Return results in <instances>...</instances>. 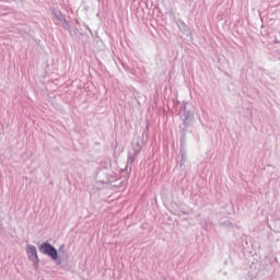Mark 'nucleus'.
Instances as JSON below:
<instances>
[{"label": "nucleus", "mask_w": 280, "mask_h": 280, "mask_svg": "<svg viewBox=\"0 0 280 280\" xmlns=\"http://www.w3.org/2000/svg\"><path fill=\"white\" fill-rule=\"evenodd\" d=\"M26 253L28 255V259H32L33 261H38V252L36 250L35 246L28 245Z\"/></svg>", "instance_id": "f03ea898"}, {"label": "nucleus", "mask_w": 280, "mask_h": 280, "mask_svg": "<svg viewBox=\"0 0 280 280\" xmlns=\"http://www.w3.org/2000/svg\"><path fill=\"white\" fill-rule=\"evenodd\" d=\"M39 252H42L43 255H48V257L54 259V261H56V259H58V250H56V247H54L49 243H43L39 246Z\"/></svg>", "instance_id": "f257e3e1"}]
</instances>
